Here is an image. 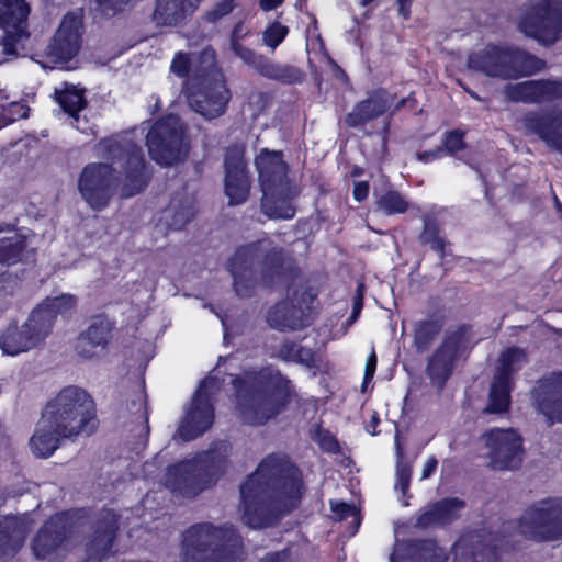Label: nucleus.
I'll use <instances>...</instances> for the list:
<instances>
[{"label": "nucleus", "mask_w": 562, "mask_h": 562, "mask_svg": "<svg viewBox=\"0 0 562 562\" xmlns=\"http://www.w3.org/2000/svg\"><path fill=\"white\" fill-rule=\"evenodd\" d=\"M241 542L232 527L199 524L183 535V562H236Z\"/></svg>", "instance_id": "obj_7"}, {"label": "nucleus", "mask_w": 562, "mask_h": 562, "mask_svg": "<svg viewBox=\"0 0 562 562\" xmlns=\"http://www.w3.org/2000/svg\"><path fill=\"white\" fill-rule=\"evenodd\" d=\"M26 246V238L21 233L11 226L0 228V265L10 267L21 261Z\"/></svg>", "instance_id": "obj_37"}, {"label": "nucleus", "mask_w": 562, "mask_h": 562, "mask_svg": "<svg viewBox=\"0 0 562 562\" xmlns=\"http://www.w3.org/2000/svg\"><path fill=\"white\" fill-rule=\"evenodd\" d=\"M463 147V134L458 131H452L447 134L445 139V148L449 153H456Z\"/></svg>", "instance_id": "obj_52"}, {"label": "nucleus", "mask_w": 562, "mask_h": 562, "mask_svg": "<svg viewBox=\"0 0 562 562\" xmlns=\"http://www.w3.org/2000/svg\"><path fill=\"white\" fill-rule=\"evenodd\" d=\"M393 95L385 90H378L364 101L359 102L346 116L349 126H358L382 115L392 104Z\"/></svg>", "instance_id": "obj_34"}, {"label": "nucleus", "mask_w": 562, "mask_h": 562, "mask_svg": "<svg viewBox=\"0 0 562 562\" xmlns=\"http://www.w3.org/2000/svg\"><path fill=\"white\" fill-rule=\"evenodd\" d=\"M262 193H265L266 210H270L269 190L289 186L286 166L279 151L262 150L256 158Z\"/></svg>", "instance_id": "obj_24"}, {"label": "nucleus", "mask_w": 562, "mask_h": 562, "mask_svg": "<svg viewBox=\"0 0 562 562\" xmlns=\"http://www.w3.org/2000/svg\"><path fill=\"white\" fill-rule=\"evenodd\" d=\"M422 238H423V240L425 243L431 244V247L435 250L442 251V249H443V241L440 238L432 236V233L430 232L428 226L425 227V231H424V233L422 235Z\"/></svg>", "instance_id": "obj_56"}, {"label": "nucleus", "mask_w": 562, "mask_h": 562, "mask_svg": "<svg viewBox=\"0 0 562 562\" xmlns=\"http://www.w3.org/2000/svg\"><path fill=\"white\" fill-rule=\"evenodd\" d=\"M289 557L285 552H276L268 554L260 562H288Z\"/></svg>", "instance_id": "obj_63"}, {"label": "nucleus", "mask_w": 562, "mask_h": 562, "mask_svg": "<svg viewBox=\"0 0 562 562\" xmlns=\"http://www.w3.org/2000/svg\"><path fill=\"white\" fill-rule=\"evenodd\" d=\"M375 369H376V355H375V351L372 350L366 361L364 379H363V384H362L363 389L366 387L367 383L372 380Z\"/></svg>", "instance_id": "obj_54"}, {"label": "nucleus", "mask_w": 562, "mask_h": 562, "mask_svg": "<svg viewBox=\"0 0 562 562\" xmlns=\"http://www.w3.org/2000/svg\"><path fill=\"white\" fill-rule=\"evenodd\" d=\"M441 151L442 150L440 148H437V149L430 150V151H424V153L418 154L417 158L420 161L430 162V161L439 158L441 156Z\"/></svg>", "instance_id": "obj_62"}, {"label": "nucleus", "mask_w": 562, "mask_h": 562, "mask_svg": "<svg viewBox=\"0 0 562 562\" xmlns=\"http://www.w3.org/2000/svg\"><path fill=\"white\" fill-rule=\"evenodd\" d=\"M147 146L151 158L161 166L182 160L188 153L183 126L176 115L156 122L147 134Z\"/></svg>", "instance_id": "obj_10"}, {"label": "nucleus", "mask_w": 562, "mask_h": 562, "mask_svg": "<svg viewBox=\"0 0 562 562\" xmlns=\"http://www.w3.org/2000/svg\"><path fill=\"white\" fill-rule=\"evenodd\" d=\"M30 7L25 0H0V27L4 31L3 53L13 56L18 45L27 37Z\"/></svg>", "instance_id": "obj_18"}, {"label": "nucleus", "mask_w": 562, "mask_h": 562, "mask_svg": "<svg viewBox=\"0 0 562 562\" xmlns=\"http://www.w3.org/2000/svg\"><path fill=\"white\" fill-rule=\"evenodd\" d=\"M254 68L263 77L285 83L300 82L303 78L300 69L289 65L276 64L260 56Z\"/></svg>", "instance_id": "obj_40"}, {"label": "nucleus", "mask_w": 562, "mask_h": 562, "mask_svg": "<svg viewBox=\"0 0 562 562\" xmlns=\"http://www.w3.org/2000/svg\"><path fill=\"white\" fill-rule=\"evenodd\" d=\"M468 66L488 77L506 80L531 76L542 70L544 63L517 46L491 44L472 53Z\"/></svg>", "instance_id": "obj_8"}, {"label": "nucleus", "mask_w": 562, "mask_h": 562, "mask_svg": "<svg viewBox=\"0 0 562 562\" xmlns=\"http://www.w3.org/2000/svg\"><path fill=\"white\" fill-rule=\"evenodd\" d=\"M304 306L299 302L294 305L293 302H281L273 306L269 313L267 321L271 327L280 330L299 329L308 323L306 310H310L307 300L303 299Z\"/></svg>", "instance_id": "obj_31"}, {"label": "nucleus", "mask_w": 562, "mask_h": 562, "mask_svg": "<svg viewBox=\"0 0 562 562\" xmlns=\"http://www.w3.org/2000/svg\"><path fill=\"white\" fill-rule=\"evenodd\" d=\"M112 330V323L98 316L92 319L88 329L79 337L77 351L85 359H92L106 347Z\"/></svg>", "instance_id": "obj_30"}, {"label": "nucleus", "mask_w": 562, "mask_h": 562, "mask_svg": "<svg viewBox=\"0 0 562 562\" xmlns=\"http://www.w3.org/2000/svg\"><path fill=\"white\" fill-rule=\"evenodd\" d=\"M46 335L43 333L38 323L31 325V316L22 327L10 326L0 336V349L3 353L15 356L36 347L44 340Z\"/></svg>", "instance_id": "obj_26"}, {"label": "nucleus", "mask_w": 562, "mask_h": 562, "mask_svg": "<svg viewBox=\"0 0 562 562\" xmlns=\"http://www.w3.org/2000/svg\"><path fill=\"white\" fill-rule=\"evenodd\" d=\"M29 110L30 109L24 103L18 101L10 102L8 106L0 103V115L3 116L8 123L27 117Z\"/></svg>", "instance_id": "obj_45"}, {"label": "nucleus", "mask_w": 562, "mask_h": 562, "mask_svg": "<svg viewBox=\"0 0 562 562\" xmlns=\"http://www.w3.org/2000/svg\"><path fill=\"white\" fill-rule=\"evenodd\" d=\"M411 475V467L406 463L398 462L396 467V482L394 488L400 490L403 494H405L409 487Z\"/></svg>", "instance_id": "obj_47"}, {"label": "nucleus", "mask_w": 562, "mask_h": 562, "mask_svg": "<svg viewBox=\"0 0 562 562\" xmlns=\"http://www.w3.org/2000/svg\"><path fill=\"white\" fill-rule=\"evenodd\" d=\"M519 530L537 541L562 539V498L547 497L532 503L520 518Z\"/></svg>", "instance_id": "obj_9"}, {"label": "nucleus", "mask_w": 562, "mask_h": 562, "mask_svg": "<svg viewBox=\"0 0 562 562\" xmlns=\"http://www.w3.org/2000/svg\"><path fill=\"white\" fill-rule=\"evenodd\" d=\"M464 346L465 330L460 329L449 335L429 360L428 374L438 386H442L452 373L454 361Z\"/></svg>", "instance_id": "obj_20"}, {"label": "nucleus", "mask_w": 562, "mask_h": 562, "mask_svg": "<svg viewBox=\"0 0 562 562\" xmlns=\"http://www.w3.org/2000/svg\"><path fill=\"white\" fill-rule=\"evenodd\" d=\"M63 439L67 438L61 434H57L55 425L45 423L44 417L41 416L35 432L30 439V447L36 457L48 458L59 447Z\"/></svg>", "instance_id": "obj_36"}, {"label": "nucleus", "mask_w": 562, "mask_h": 562, "mask_svg": "<svg viewBox=\"0 0 562 562\" xmlns=\"http://www.w3.org/2000/svg\"><path fill=\"white\" fill-rule=\"evenodd\" d=\"M270 195V210H266L265 206V194L262 195L261 209L263 213L271 218L290 220L295 214L293 206V200L297 196L299 191L295 187L283 186L276 189L269 190Z\"/></svg>", "instance_id": "obj_35"}, {"label": "nucleus", "mask_w": 562, "mask_h": 562, "mask_svg": "<svg viewBox=\"0 0 562 562\" xmlns=\"http://www.w3.org/2000/svg\"><path fill=\"white\" fill-rule=\"evenodd\" d=\"M32 549L37 559L46 562H58L66 557L69 543L66 538L64 515H55L40 529Z\"/></svg>", "instance_id": "obj_19"}, {"label": "nucleus", "mask_w": 562, "mask_h": 562, "mask_svg": "<svg viewBox=\"0 0 562 562\" xmlns=\"http://www.w3.org/2000/svg\"><path fill=\"white\" fill-rule=\"evenodd\" d=\"M231 49L234 52V54L239 57L245 64L254 67L257 60L259 59V55H257L254 50L250 48L241 45L238 42H234L229 44Z\"/></svg>", "instance_id": "obj_48"}, {"label": "nucleus", "mask_w": 562, "mask_h": 562, "mask_svg": "<svg viewBox=\"0 0 562 562\" xmlns=\"http://www.w3.org/2000/svg\"><path fill=\"white\" fill-rule=\"evenodd\" d=\"M283 0H260V7L265 11H270L279 7Z\"/></svg>", "instance_id": "obj_64"}, {"label": "nucleus", "mask_w": 562, "mask_h": 562, "mask_svg": "<svg viewBox=\"0 0 562 562\" xmlns=\"http://www.w3.org/2000/svg\"><path fill=\"white\" fill-rule=\"evenodd\" d=\"M198 75L187 85V100L196 113L214 119L225 112L231 99L225 78L216 66L215 50L204 48L198 59Z\"/></svg>", "instance_id": "obj_6"}, {"label": "nucleus", "mask_w": 562, "mask_h": 562, "mask_svg": "<svg viewBox=\"0 0 562 562\" xmlns=\"http://www.w3.org/2000/svg\"><path fill=\"white\" fill-rule=\"evenodd\" d=\"M42 416L66 438L90 435L95 428L94 402L87 391L78 386L60 390L47 402Z\"/></svg>", "instance_id": "obj_4"}, {"label": "nucleus", "mask_w": 562, "mask_h": 562, "mask_svg": "<svg viewBox=\"0 0 562 562\" xmlns=\"http://www.w3.org/2000/svg\"><path fill=\"white\" fill-rule=\"evenodd\" d=\"M201 2L202 0H157L154 21L160 25H179L196 11Z\"/></svg>", "instance_id": "obj_32"}, {"label": "nucleus", "mask_w": 562, "mask_h": 562, "mask_svg": "<svg viewBox=\"0 0 562 562\" xmlns=\"http://www.w3.org/2000/svg\"><path fill=\"white\" fill-rule=\"evenodd\" d=\"M319 445L325 451L328 452H335L338 450V442L329 434L324 435V437L319 441Z\"/></svg>", "instance_id": "obj_58"}, {"label": "nucleus", "mask_w": 562, "mask_h": 562, "mask_svg": "<svg viewBox=\"0 0 562 562\" xmlns=\"http://www.w3.org/2000/svg\"><path fill=\"white\" fill-rule=\"evenodd\" d=\"M504 95L514 102L541 103L562 98L561 80H528L508 83L504 87Z\"/></svg>", "instance_id": "obj_21"}, {"label": "nucleus", "mask_w": 562, "mask_h": 562, "mask_svg": "<svg viewBox=\"0 0 562 562\" xmlns=\"http://www.w3.org/2000/svg\"><path fill=\"white\" fill-rule=\"evenodd\" d=\"M437 464L438 462L435 457L428 458L423 468L422 479L425 480L430 477V475H432V473L435 472Z\"/></svg>", "instance_id": "obj_60"}, {"label": "nucleus", "mask_w": 562, "mask_h": 562, "mask_svg": "<svg viewBox=\"0 0 562 562\" xmlns=\"http://www.w3.org/2000/svg\"><path fill=\"white\" fill-rule=\"evenodd\" d=\"M56 98L59 105L71 119L70 124L81 131L86 132L85 127H81L79 123V112L85 108L86 100L83 97V90L76 86L65 83L63 88L56 90Z\"/></svg>", "instance_id": "obj_38"}, {"label": "nucleus", "mask_w": 562, "mask_h": 562, "mask_svg": "<svg viewBox=\"0 0 562 562\" xmlns=\"http://www.w3.org/2000/svg\"><path fill=\"white\" fill-rule=\"evenodd\" d=\"M81 21L77 14H66L57 30L48 55L60 59H70L79 49Z\"/></svg>", "instance_id": "obj_27"}, {"label": "nucleus", "mask_w": 562, "mask_h": 562, "mask_svg": "<svg viewBox=\"0 0 562 562\" xmlns=\"http://www.w3.org/2000/svg\"><path fill=\"white\" fill-rule=\"evenodd\" d=\"M369 194V184L367 181L356 182L353 186V198L356 201L361 202L367 199Z\"/></svg>", "instance_id": "obj_57"}, {"label": "nucleus", "mask_w": 562, "mask_h": 562, "mask_svg": "<svg viewBox=\"0 0 562 562\" xmlns=\"http://www.w3.org/2000/svg\"><path fill=\"white\" fill-rule=\"evenodd\" d=\"M225 193L229 204H240L249 193V179L246 172L244 151L241 147L229 148L225 156Z\"/></svg>", "instance_id": "obj_23"}, {"label": "nucleus", "mask_w": 562, "mask_h": 562, "mask_svg": "<svg viewBox=\"0 0 562 562\" xmlns=\"http://www.w3.org/2000/svg\"><path fill=\"white\" fill-rule=\"evenodd\" d=\"M503 539L486 529L469 531L456 541L452 562H504L497 551Z\"/></svg>", "instance_id": "obj_14"}, {"label": "nucleus", "mask_w": 562, "mask_h": 562, "mask_svg": "<svg viewBox=\"0 0 562 562\" xmlns=\"http://www.w3.org/2000/svg\"><path fill=\"white\" fill-rule=\"evenodd\" d=\"M229 451L226 442H218L192 460L169 467L165 474L166 487L187 497L198 495L223 473Z\"/></svg>", "instance_id": "obj_5"}, {"label": "nucleus", "mask_w": 562, "mask_h": 562, "mask_svg": "<svg viewBox=\"0 0 562 562\" xmlns=\"http://www.w3.org/2000/svg\"><path fill=\"white\" fill-rule=\"evenodd\" d=\"M195 214L194 203L191 199L172 201L168 209L162 212V218L173 229L182 228Z\"/></svg>", "instance_id": "obj_41"}, {"label": "nucleus", "mask_w": 562, "mask_h": 562, "mask_svg": "<svg viewBox=\"0 0 562 562\" xmlns=\"http://www.w3.org/2000/svg\"><path fill=\"white\" fill-rule=\"evenodd\" d=\"M524 350L508 348L499 357V364L491 385L487 413H503L509 407V393L512 389V374L520 370L526 363Z\"/></svg>", "instance_id": "obj_16"}, {"label": "nucleus", "mask_w": 562, "mask_h": 562, "mask_svg": "<svg viewBox=\"0 0 562 562\" xmlns=\"http://www.w3.org/2000/svg\"><path fill=\"white\" fill-rule=\"evenodd\" d=\"M247 34V31L244 29V25L241 22L237 23L234 29H233V32L231 34V40H229V44L231 43H234V42H238L240 43V40L246 36Z\"/></svg>", "instance_id": "obj_61"}, {"label": "nucleus", "mask_w": 562, "mask_h": 562, "mask_svg": "<svg viewBox=\"0 0 562 562\" xmlns=\"http://www.w3.org/2000/svg\"><path fill=\"white\" fill-rule=\"evenodd\" d=\"M240 418L262 425L282 412L292 397L290 381L273 368L247 371L233 380Z\"/></svg>", "instance_id": "obj_2"}, {"label": "nucleus", "mask_w": 562, "mask_h": 562, "mask_svg": "<svg viewBox=\"0 0 562 562\" xmlns=\"http://www.w3.org/2000/svg\"><path fill=\"white\" fill-rule=\"evenodd\" d=\"M519 30L542 44L562 35V0H539L529 4L519 20Z\"/></svg>", "instance_id": "obj_11"}, {"label": "nucleus", "mask_w": 562, "mask_h": 562, "mask_svg": "<svg viewBox=\"0 0 562 562\" xmlns=\"http://www.w3.org/2000/svg\"><path fill=\"white\" fill-rule=\"evenodd\" d=\"M116 529V521L114 519V515H111L106 526L102 531H98L95 538L91 542V550H97L102 553H105L110 550L112 544L114 532Z\"/></svg>", "instance_id": "obj_43"}, {"label": "nucleus", "mask_w": 562, "mask_h": 562, "mask_svg": "<svg viewBox=\"0 0 562 562\" xmlns=\"http://www.w3.org/2000/svg\"><path fill=\"white\" fill-rule=\"evenodd\" d=\"M437 331L438 328L432 323L420 324L415 334V344L419 349L426 348L429 340L437 334Z\"/></svg>", "instance_id": "obj_46"}, {"label": "nucleus", "mask_w": 562, "mask_h": 562, "mask_svg": "<svg viewBox=\"0 0 562 562\" xmlns=\"http://www.w3.org/2000/svg\"><path fill=\"white\" fill-rule=\"evenodd\" d=\"M289 30L286 26L274 22L270 24L263 32V42L267 46L274 49L288 35Z\"/></svg>", "instance_id": "obj_44"}, {"label": "nucleus", "mask_w": 562, "mask_h": 562, "mask_svg": "<svg viewBox=\"0 0 562 562\" xmlns=\"http://www.w3.org/2000/svg\"><path fill=\"white\" fill-rule=\"evenodd\" d=\"M299 471L284 456L267 457L241 485L243 520L251 528H263L276 514L288 512L302 494Z\"/></svg>", "instance_id": "obj_1"}, {"label": "nucleus", "mask_w": 562, "mask_h": 562, "mask_svg": "<svg viewBox=\"0 0 562 562\" xmlns=\"http://www.w3.org/2000/svg\"><path fill=\"white\" fill-rule=\"evenodd\" d=\"M1 540L4 541L0 551L14 554L24 543L27 528L16 517H7L0 522Z\"/></svg>", "instance_id": "obj_39"}, {"label": "nucleus", "mask_w": 562, "mask_h": 562, "mask_svg": "<svg viewBox=\"0 0 562 562\" xmlns=\"http://www.w3.org/2000/svg\"><path fill=\"white\" fill-rule=\"evenodd\" d=\"M98 151L102 155H108L113 164L119 167H126V179L133 182V187L125 184L122 194L131 196L139 192L144 187L143 167L144 160L140 149L133 145L126 144L123 146L117 139H104L98 145Z\"/></svg>", "instance_id": "obj_17"}, {"label": "nucleus", "mask_w": 562, "mask_h": 562, "mask_svg": "<svg viewBox=\"0 0 562 562\" xmlns=\"http://www.w3.org/2000/svg\"><path fill=\"white\" fill-rule=\"evenodd\" d=\"M233 8H234L233 0H222L214 8V10L209 13V19L211 21H216L217 19L232 12Z\"/></svg>", "instance_id": "obj_53"}, {"label": "nucleus", "mask_w": 562, "mask_h": 562, "mask_svg": "<svg viewBox=\"0 0 562 562\" xmlns=\"http://www.w3.org/2000/svg\"><path fill=\"white\" fill-rule=\"evenodd\" d=\"M331 510L339 519L352 518L357 525H359V515L356 507L346 503H334L331 502Z\"/></svg>", "instance_id": "obj_49"}, {"label": "nucleus", "mask_w": 562, "mask_h": 562, "mask_svg": "<svg viewBox=\"0 0 562 562\" xmlns=\"http://www.w3.org/2000/svg\"><path fill=\"white\" fill-rule=\"evenodd\" d=\"M486 459L493 470L512 471L524 460V439L514 428H494L482 437Z\"/></svg>", "instance_id": "obj_12"}, {"label": "nucleus", "mask_w": 562, "mask_h": 562, "mask_svg": "<svg viewBox=\"0 0 562 562\" xmlns=\"http://www.w3.org/2000/svg\"><path fill=\"white\" fill-rule=\"evenodd\" d=\"M522 125L548 147L562 153V109L528 113L522 119Z\"/></svg>", "instance_id": "obj_22"}, {"label": "nucleus", "mask_w": 562, "mask_h": 562, "mask_svg": "<svg viewBox=\"0 0 562 562\" xmlns=\"http://www.w3.org/2000/svg\"><path fill=\"white\" fill-rule=\"evenodd\" d=\"M362 310V292H361V285L358 288V294L356 296L355 303H353V311L351 316L349 317V324H352L358 315L360 314Z\"/></svg>", "instance_id": "obj_59"}, {"label": "nucleus", "mask_w": 562, "mask_h": 562, "mask_svg": "<svg viewBox=\"0 0 562 562\" xmlns=\"http://www.w3.org/2000/svg\"><path fill=\"white\" fill-rule=\"evenodd\" d=\"M374 196L376 209L385 215L403 214L408 209V202L397 191L374 192Z\"/></svg>", "instance_id": "obj_42"}, {"label": "nucleus", "mask_w": 562, "mask_h": 562, "mask_svg": "<svg viewBox=\"0 0 562 562\" xmlns=\"http://www.w3.org/2000/svg\"><path fill=\"white\" fill-rule=\"evenodd\" d=\"M281 261V251L270 239H262L239 247L227 261L233 288L238 296L252 294L259 285H269Z\"/></svg>", "instance_id": "obj_3"}, {"label": "nucleus", "mask_w": 562, "mask_h": 562, "mask_svg": "<svg viewBox=\"0 0 562 562\" xmlns=\"http://www.w3.org/2000/svg\"><path fill=\"white\" fill-rule=\"evenodd\" d=\"M216 378H205L196 391L191 408L186 414L178 428L177 435L184 441L195 439L206 431L213 424L212 395L218 390Z\"/></svg>", "instance_id": "obj_13"}, {"label": "nucleus", "mask_w": 562, "mask_h": 562, "mask_svg": "<svg viewBox=\"0 0 562 562\" xmlns=\"http://www.w3.org/2000/svg\"><path fill=\"white\" fill-rule=\"evenodd\" d=\"M121 173L108 164H90L80 175L78 187L82 198L94 210L106 206Z\"/></svg>", "instance_id": "obj_15"}, {"label": "nucleus", "mask_w": 562, "mask_h": 562, "mask_svg": "<svg viewBox=\"0 0 562 562\" xmlns=\"http://www.w3.org/2000/svg\"><path fill=\"white\" fill-rule=\"evenodd\" d=\"M267 104V98L263 93L254 92L248 97L247 106L252 112V116L258 115Z\"/></svg>", "instance_id": "obj_51"}, {"label": "nucleus", "mask_w": 562, "mask_h": 562, "mask_svg": "<svg viewBox=\"0 0 562 562\" xmlns=\"http://www.w3.org/2000/svg\"><path fill=\"white\" fill-rule=\"evenodd\" d=\"M536 402L549 422L562 423V372L553 373L539 386Z\"/></svg>", "instance_id": "obj_29"}, {"label": "nucleus", "mask_w": 562, "mask_h": 562, "mask_svg": "<svg viewBox=\"0 0 562 562\" xmlns=\"http://www.w3.org/2000/svg\"><path fill=\"white\" fill-rule=\"evenodd\" d=\"M16 285V278L7 272H0V295L11 293Z\"/></svg>", "instance_id": "obj_55"}, {"label": "nucleus", "mask_w": 562, "mask_h": 562, "mask_svg": "<svg viewBox=\"0 0 562 562\" xmlns=\"http://www.w3.org/2000/svg\"><path fill=\"white\" fill-rule=\"evenodd\" d=\"M77 307V297L72 294H60L57 296L46 297L36 308L31 313V325L35 322L43 333L47 336L53 327L55 319L60 317H68Z\"/></svg>", "instance_id": "obj_25"}, {"label": "nucleus", "mask_w": 562, "mask_h": 562, "mask_svg": "<svg viewBox=\"0 0 562 562\" xmlns=\"http://www.w3.org/2000/svg\"><path fill=\"white\" fill-rule=\"evenodd\" d=\"M464 502L459 498H446L428 505L417 517L416 525L422 528L445 525L457 519L462 509Z\"/></svg>", "instance_id": "obj_33"}, {"label": "nucleus", "mask_w": 562, "mask_h": 562, "mask_svg": "<svg viewBox=\"0 0 562 562\" xmlns=\"http://www.w3.org/2000/svg\"><path fill=\"white\" fill-rule=\"evenodd\" d=\"M190 66L189 58L183 53H178L171 63V71L179 77H184Z\"/></svg>", "instance_id": "obj_50"}, {"label": "nucleus", "mask_w": 562, "mask_h": 562, "mask_svg": "<svg viewBox=\"0 0 562 562\" xmlns=\"http://www.w3.org/2000/svg\"><path fill=\"white\" fill-rule=\"evenodd\" d=\"M446 551L432 540L396 542L391 562H445Z\"/></svg>", "instance_id": "obj_28"}]
</instances>
